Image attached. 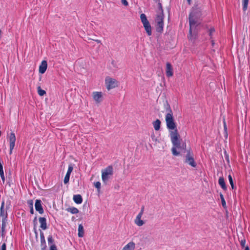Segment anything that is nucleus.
<instances>
[{"mask_svg":"<svg viewBox=\"0 0 250 250\" xmlns=\"http://www.w3.org/2000/svg\"><path fill=\"white\" fill-rule=\"evenodd\" d=\"M1 178L2 180L3 183H4V182H5V177H4V176L3 177V178Z\"/></svg>","mask_w":250,"mask_h":250,"instance_id":"nucleus-48","label":"nucleus"},{"mask_svg":"<svg viewBox=\"0 0 250 250\" xmlns=\"http://www.w3.org/2000/svg\"><path fill=\"white\" fill-rule=\"evenodd\" d=\"M73 199L74 201L76 204H81L83 202L82 197L80 194L74 195L73 196Z\"/></svg>","mask_w":250,"mask_h":250,"instance_id":"nucleus-20","label":"nucleus"},{"mask_svg":"<svg viewBox=\"0 0 250 250\" xmlns=\"http://www.w3.org/2000/svg\"><path fill=\"white\" fill-rule=\"evenodd\" d=\"M47 63L46 61H42L39 66V72L41 74L45 73L47 69Z\"/></svg>","mask_w":250,"mask_h":250,"instance_id":"nucleus-14","label":"nucleus"},{"mask_svg":"<svg viewBox=\"0 0 250 250\" xmlns=\"http://www.w3.org/2000/svg\"><path fill=\"white\" fill-rule=\"evenodd\" d=\"M50 250H57L56 245H52V246H50Z\"/></svg>","mask_w":250,"mask_h":250,"instance_id":"nucleus-37","label":"nucleus"},{"mask_svg":"<svg viewBox=\"0 0 250 250\" xmlns=\"http://www.w3.org/2000/svg\"><path fill=\"white\" fill-rule=\"evenodd\" d=\"M66 210L72 214H77L79 212L78 209L75 207L68 208L66 209Z\"/></svg>","mask_w":250,"mask_h":250,"instance_id":"nucleus-23","label":"nucleus"},{"mask_svg":"<svg viewBox=\"0 0 250 250\" xmlns=\"http://www.w3.org/2000/svg\"><path fill=\"white\" fill-rule=\"evenodd\" d=\"M189 25H190L189 33L190 34H191L192 28H193L195 26V25L196 24V21L193 18V16H191V14L189 15Z\"/></svg>","mask_w":250,"mask_h":250,"instance_id":"nucleus-16","label":"nucleus"},{"mask_svg":"<svg viewBox=\"0 0 250 250\" xmlns=\"http://www.w3.org/2000/svg\"><path fill=\"white\" fill-rule=\"evenodd\" d=\"M211 42H212V45H213L214 44V41L213 40L211 41Z\"/></svg>","mask_w":250,"mask_h":250,"instance_id":"nucleus-49","label":"nucleus"},{"mask_svg":"<svg viewBox=\"0 0 250 250\" xmlns=\"http://www.w3.org/2000/svg\"><path fill=\"white\" fill-rule=\"evenodd\" d=\"M73 169V167L72 164H70L68 166V168L67 170V172L65 176L64 179V183L65 184H67L69 182L70 176L71 174V173L72 172V170Z\"/></svg>","mask_w":250,"mask_h":250,"instance_id":"nucleus-9","label":"nucleus"},{"mask_svg":"<svg viewBox=\"0 0 250 250\" xmlns=\"http://www.w3.org/2000/svg\"><path fill=\"white\" fill-rule=\"evenodd\" d=\"M218 183L224 190H226L227 189V187L226 185L224 178L223 177H219Z\"/></svg>","mask_w":250,"mask_h":250,"instance_id":"nucleus-19","label":"nucleus"},{"mask_svg":"<svg viewBox=\"0 0 250 250\" xmlns=\"http://www.w3.org/2000/svg\"><path fill=\"white\" fill-rule=\"evenodd\" d=\"M34 232H35L36 236L37 237L38 236V232L35 228H34Z\"/></svg>","mask_w":250,"mask_h":250,"instance_id":"nucleus-44","label":"nucleus"},{"mask_svg":"<svg viewBox=\"0 0 250 250\" xmlns=\"http://www.w3.org/2000/svg\"><path fill=\"white\" fill-rule=\"evenodd\" d=\"M135 248V244L133 242L128 243L125 245L123 249L122 250H134Z\"/></svg>","mask_w":250,"mask_h":250,"instance_id":"nucleus-17","label":"nucleus"},{"mask_svg":"<svg viewBox=\"0 0 250 250\" xmlns=\"http://www.w3.org/2000/svg\"><path fill=\"white\" fill-rule=\"evenodd\" d=\"M36 219H37V217H35V219H34V221H35V220H36Z\"/></svg>","mask_w":250,"mask_h":250,"instance_id":"nucleus-50","label":"nucleus"},{"mask_svg":"<svg viewBox=\"0 0 250 250\" xmlns=\"http://www.w3.org/2000/svg\"><path fill=\"white\" fill-rule=\"evenodd\" d=\"M95 187L97 188L98 191H100L101 188V183L100 182H96L94 183Z\"/></svg>","mask_w":250,"mask_h":250,"instance_id":"nucleus-30","label":"nucleus"},{"mask_svg":"<svg viewBox=\"0 0 250 250\" xmlns=\"http://www.w3.org/2000/svg\"><path fill=\"white\" fill-rule=\"evenodd\" d=\"M151 138L152 139V140H153V141L155 142V143L157 142V138L155 137V135L154 133L152 134L151 135Z\"/></svg>","mask_w":250,"mask_h":250,"instance_id":"nucleus-33","label":"nucleus"},{"mask_svg":"<svg viewBox=\"0 0 250 250\" xmlns=\"http://www.w3.org/2000/svg\"><path fill=\"white\" fill-rule=\"evenodd\" d=\"M30 212L31 214H32L34 213V208H30Z\"/></svg>","mask_w":250,"mask_h":250,"instance_id":"nucleus-43","label":"nucleus"},{"mask_svg":"<svg viewBox=\"0 0 250 250\" xmlns=\"http://www.w3.org/2000/svg\"><path fill=\"white\" fill-rule=\"evenodd\" d=\"M84 235V229L83 225L80 224L78 227V236L83 237Z\"/></svg>","mask_w":250,"mask_h":250,"instance_id":"nucleus-22","label":"nucleus"},{"mask_svg":"<svg viewBox=\"0 0 250 250\" xmlns=\"http://www.w3.org/2000/svg\"><path fill=\"white\" fill-rule=\"evenodd\" d=\"M225 158H226V159L228 163H229V155L228 154H227L226 151H225Z\"/></svg>","mask_w":250,"mask_h":250,"instance_id":"nucleus-40","label":"nucleus"},{"mask_svg":"<svg viewBox=\"0 0 250 250\" xmlns=\"http://www.w3.org/2000/svg\"><path fill=\"white\" fill-rule=\"evenodd\" d=\"M215 32V29L213 27H211L209 30V35L210 37V39L212 38V36L213 33Z\"/></svg>","mask_w":250,"mask_h":250,"instance_id":"nucleus-31","label":"nucleus"},{"mask_svg":"<svg viewBox=\"0 0 250 250\" xmlns=\"http://www.w3.org/2000/svg\"><path fill=\"white\" fill-rule=\"evenodd\" d=\"M6 220H5V219H2V224H1V236L2 237H4L5 235V227L6 225Z\"/></svg>","mask_w":250,"mask_h":250,"instance_id":"nucleus-18","label":"nucleus"},{"mask_svg":"<svg viewBox=\"0 0 250 250\" xmlns=\"http://www.w3.org/2000/svg\"><path fill=\"white\" fill-rule=\"evenodd\" d=\"M35 209L39 213L42 214L44 212L42 205V201L40 200H36L35 204Z\"/></svg>","mask_w":250,"mask_h":250,"instance_id":"nucleus-10","label":"nucleus"},{"mask_svg":"<svg viewBox=\"0 0 250 250\" xmlns=\"http://www.w3.org/2000/svg\"><path fill=\"white\" fill-rule=\"evenodd\" d=\"M245 250H250V249L248 246L245 247Z\"/></svg>","mask_w":250,"mask_h":250,"instance_id":"nucleus-47","label":"nucleus"},{"mask_svg":"<svg viewBox=\"0 0 250 250\" xmlns=\"http://www.w3.org/2000/svg\"><path fill=\"white\" fill-rule=\"evenodd\" d=\"M144 206H143L141 208L140 212L137 215L134 220L135 224L139 227L142 226L145 224L144 221L141 219L142 215L144 213Z\"/></svg>","mask_w":250,"mask_h":250,"instance_id":"nucleus-6","label":"nucleus"},{"mask_svg":"<svg viewBox=\"0 0 250 250\" xmlns=\"http://www.w3.org/2000/svg\"><path fill=\"white\" fill-rule=\"evenodd\" d=\"M245 243H246V240L245 239L242 240L241 241L240 244L242 248L245 247Z\"/></svg>","mask_w":250,"mask_h":250,"instance_id":"nucleus-35","label":"nucleus"},{"mask_svg":"<svg viewBox=\"0 0 250 250\" xmlns=\"http://www.w3.org/2000/svg\"><path fill=\"white\" fill-rule=\"evenodd\" d=\"M0 176L1 178H3L4 176L3 170L0 171Z\"/></svg>","mask_w":250,"mask_h":250,"instance_id":"nucleus-41","label":"nucleus"},{"mask_svg":"<svg viewBox=\"0 0 250 250\" xmlns=\"http://www.w3.org/2000/svg\"><path fill=\"white\" fill-rule=\"evenodd\" d=\"M142 23H143L144 27H146V26H147V25L150 24L149 22L148 21L146 22H143Z\"/></svg>","mask_w":250,"mask_h":250,"instance_id":"nucleus-39","label":"nucleus"},{"mask_svg":"<svg viewBox=\"0 0 250 250\" xmlns=\"http://www.w3.org/2000/svg\"><path fill=\"white\" fill-rule=\"evenodd\" d=\"M95 41L96 42H97V43H101V41L99 40H95Z\"/></svg>","mask_w":250,"mask_h":250,"instance_id":"nucleus-46","label":"nucleus"},{"mask_svg":"<svg viewBox=\"0 0 250 250\" xmlns=\"http://www.w3.org/2000/svg\"><path fill=\"white\" fill-rule=\"evenodd\" d=\"M113 174V167L111 166L107 167L102 171V178L104 183H106Z\"/></svg>","mask_w":250,"mask_h":250,"instance_id":"nucleus-4","label":"nucleus"},{"mask_svg":"<svg viewBox=\"0 0 250 250\" xmlns=\"http://www.w3.org/2000/svg\"><path fill=\"white\" fill-rule=\"evenodd\" d=\"M105 84L108 90L118 86V82L115 79L110 77L106 78Z\"/></svg>","mask_w":250,"mask_h":250,"instance_id":"nucleus-5","label":"nucleus"},{"mask_svg":"<svg viewBox=\"0 0 250 250\" xmlns=\"http://www.w3.org/2000/svg\"><path fill=\"white\" fill-rule=\"evenodd\" d=\"M160 12L157 14V17L155 19L156 30L157 32L162 33L163 31L164 28V16L162 7L161 3H159Z\"/></svg>","mask_w":250,"mask_h":250,"instance_id":"nucleus-2","label":"nucleus"},{"mask_svg":"<svg viewBox=\"0 0 250 250\" xmlns=\"http://www.w3.org/2000/svg\"><path fill=\"white\" fill-rule=\"evenodd\" d=\"M122 3L125 6L128 5V3L126 0H121Z\"/></svg>","mask_w":250,"mask_h":250,"instance_id":"nucleus-34","label":"nucleus"},{"mask_svg":"<svg viewBox=\"0 0 250 250\" xmlns=\"http://www.w3.org/2000/svg\"><path fill=\"white\" fill-rule=\"evenodd\" d=\"M27 204L29 205L30 208H33V201L32 200H29L27 201Z\"/></svg>","mask_w":250,"mask_h":250,"instance_id":"nucleus-32","label":"nucleus"},{"mask_svg":"<svg viewBox=\"0 0 250 250\" xmlns=\"http://www.w3.org/2000/svg\"><path fill=\"white\" fill-rule=\"evenodd\" d=\"M224 127L225 131H226L227 130V125H226V122L225 121H224Z\"/></svg>","mask_w":250,"mask_h":250,"instance_id":"nucleus-42","label":"nucleus"},{"mask_svg":"<svg viewBox=\"0 0 250 250\" xmlns=\"http://www.w3.org/2000/svg\"><path fill=\"white\" fill-rule=\"evenodd\" d=\"M38 93L39 95L42 96L45 94L46 92L45 90L41 89L40 86L38 87Z\"/></svg>","mask_w":250,"mask_h":250,"instance_id":"nucleus-29","label":"nucleus"},{"mask_svg":"<svg viewBox=\"0 0 250 250\" xmlns=\"http://www.w3.org/2000/svg\"><path fill=\"white\" fill-rule=\"evenodd\" d=\"M9 145H10V154L12 153V150L15 146V143L16 141V136L14 132H11L9 137Z\"/></svg>","mask_w":250,"mask_h":250,"instance_id":"nucleus-7","label":"nucleus"},{"mask_svg":"<svg viewBox=\"0 0 250 250\" xmlns=\"http://www.w3.org/2000/svg\"><path fill=\"white\" fill-rule=\"evenodd\" d=\"M167 113L166 115V122L167 127L169 130V135L173 146L171 149L172 153L174 156H178L180 153L177 148L180 150L186 149V143L181 144L180 136L178 133L176 127V123L175 122L173 112L170 105L167 104L165 107Z\"/></svg>","mask_w":250,"mask_h":250,"instance_id":"nucleus-1","label":"nucleus"},{"mask_svg":"<svg viewBox=\"0 0 250 250\" xmlns=\"http://www.w3.org/2000/svg\"><path fill=\"white\" fill-rule=\"evenodd\" d=\"M185 163L193 167H195L197 166V164L194 159V154L190 150H188L187 151V154L185 156Z\"/></svg>","mask_w":250,"mask_h":250,"instance_id":"nucleus-3","label":"nucleus"},{"mask_svg":"<svg viewBox=\"0 0 250 250\" xmlns=\"http://www.w3.org/2000/svg\"><path fill=\"white\" fill-rule=\"evenodd\" d=\"M145 30L148 36H151L152 34L151 27L150 24H149L147 26L144 27Z\"/></svg>","mask_w":250,"mask_h":250,"instance_id":"nucleus-24","label":"nucleus"},{"mask_svg":"<svg viewBox=\"0 0 250 250\" xmlns=\"http://www.w3.org/2000/svg\"><path fill=\"white\" fill-rule=\"evenodd\" d=\"M6 250V246L5 243H3L1 246V250Z\"/></svg>","mask_w":250,"mask_h":250,"instance_id":"nucleus-38","label":"nucleus"},{"mask_svg":"<svg viewBox=\"0 0 250 250\" xmlns=\"http://www.w3.org/2000/svg\"><path fill=\"white\" fill-rule=\"evenodd\" d=\"M41 246L42 250H46V245L43 232L40 230Z\"/></svg>","mask_w":250,"mask_h":250,"instance_id":"nucleus-11","label":"nucleus"},{"mask_svg":"<svg viewBox=\"0 0 250 250\" xmlns=\"http://www.w3.org/2000/svg\"><path fill=\"white\" fill-rule=\"evenodd\" d=\"M249 0H242L243 10L244 11H245L247 9Z\"/></svg>","mask_w":250,"mask_h":250,"instance_id":"nucleus-25","label":"nucleus"},{"mask_svg":"<svg viewBox=\"0 0 250 250\" xmlns=\"http://www.w3.org/2000/svg\"><path fill=\"white\" fill-rule=\"evenodd\" d=\"M228 178H229V180L230 184L233 183V179H232V176H231V175L229 174L228 176Z\"/></svg>","mask_w":250,"mask_h":250,"instance_id":"nucleus-36","label":"nucleus"},{"mask_svg":"<svg viewBox=\"0 0 250 250\" xmlns=\"http://www.w3.org/2000/svg\"><path fill=\"white\" fill-rule=\"evenodd\" d=\"M140 19H141V21L142 23L145 22H146L148 21L146 18V15L145 14H141Z\"/></svg>","mask_w":250,"mask_h":250,"instance_id":"nucleus-26","label":"nucleus"},{"mask_svg":"<svg viewBox=\"0 0 250 250\" xmlns=\"http://www.w3.org/2000/svg\"><path fill=\"white\" fill-rule=\"evenodd\" d=\"M92 96L94 100L96 103L99 104L103 100V93L101 92H93L92 93Z\"/></svg>","mask_w":250,"mask_h":250,"instance_id":"nucleus-8","label":"nucleus"},{"mask_svg":"<svg viewBox=\"0 0 250 250\" xmlns=\"http://www.w3.org/2000/svg\"><path fill=\"white\" fill-rule=\"evenodd\" d=\"M161 121L159 119H157L153 122V125L155 130H159L160 128Z\"/></svg>","mask_w":250,"mask_h":250,"instance_id":"nucleus-21","label":"nucleus"},{"mask_svg":"<svg viewBox=\"0 0 250 250\" xmlns=\"http://www.w3.org/2000/svg\"><path fill=\"white\" fill-rule=\"evenodd\" d=\"M39 221L40 223V228L43 230L46 229H47L46 219L45 217H40Z\"/></svg>","mask_w":250,"mask_h":250,"instance_id":"nucleus-13","label":"nucleus"},{"mask_svg":"<svg viewBox=\"0 0 250 250\" xmlns=\"http://www.w3.org/2000/svg\"><path fill=\"white\" fill-rule=\"evenodd\" d=\"M187 0L188 1V2H189L191 0Z\"/></svg>","mask_w":250,"mask_h":250,"instance_id":"nucleus-51","label":"nucleus"},{"mask_svg":"<svg viewBox=\"0 0 250 250\" xmlns=\"http://www.w3.org/2000/svg\"><path fill=\"white\" fill-rule=\"evenodd\" d=\"M173 74L172 66L169 62H167L166 64V75L168 77H169L172 76Z\"/></svg>","mask_w":250,"mask_h":250,"instance_id":"nucleus-15","label":"nucleus"},{"mask_svg":"<svg viewBox=\"0 0 250 250\" xmlns=\"http://www.w3.org/2000/svg\"><path fill=\"white\" fill-rule=\"evenodd\" d=\"M47 240H48V244L50 245V246H52V245H55L54 244V239L53 238V237L51 235H49L48 237V238H47Z\"/></svg>","mask_w":250,"mask_h":250,"instance_id":"nucleus-28","label":"nucleus"},{"mask_svg":"<svg viewBox=\"0 0 250 250\" xmlns=\"http://www.w3.org/2000/svg\"><path fill=\"white\" fill-rule=\"evenodd\" d=\"M220 198H221V203H222V206L224 208H226V201L225 200V199H224V197L223 194L221 193H220Z\"/></svg>","mask_w":250,"mask_h":250,"instance_id":"nucleus-27","label":"nucleus"},{"mask_svg":"<svg viewBox=\"0 0 250 250\" xmlns=\"http://www.w3.org/2000/svg\"><path fill=\"white\" fill-rule=\"evenodd\" d=\"M230 185H231V187L232 189H234L235 188V187L234 186V184L233 183L230 184Z\"/></svg>","mask_w":250,"mask_h":250,"instance_id":"nucleus-45","label":"nucleus"},{"mask_svg":"<svg viewBox=\"0 0 250 250\" xmlns=\"http://www.w3.org/2000/svg\"><path fill=\"white\" fill-rule=\"evenodd\" d=\"M4 202L3 201L1 203L0 208V216L2 217V219H5L7 221V214L6 211H5L4 208Z\"/></svg>","mask_w":250,"mask_h":250,"instance_id":"nucleus-12","label":"nucleus"}]
</instances>
